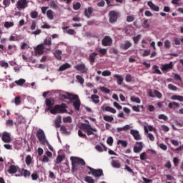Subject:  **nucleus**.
Returning <instances> with one entry per match:
<instances>
[{
	"mask_svg": "<svg viewBox=\"0 0 183 183\" xmlns=\"http://www.w3.org/2000/svg\"><path fill=\"white\" fill-rule=\"evenodd\" d=\"M66 112V104H65V103H62L61 105L56 104L50 109V112L53 114V115L56 114H65Z\"/></svg>",
	"mask_w": 183,
	"mask_h": 183,
	"instance_id": "obj_1",
	"label": "nucleus"
},
{
	"mask_svg": "<svg viewBox=\"0 0 183 183\" xmlns=\"http://www.w3.org/2000/svg\"><path fill=\"white\" fill-rule=\"evenodd\" d=\"M89 172H88L89 175L94 177V178H100V177H104V171L102 169H94L89 166H87Z\"/></svg>",
	"mask_w": 183,
	"mask_h": 183,
	"instance_id": "obj_2",
	"label": "nucleus"
},
{
	"mask_svg": "<svg viewBox=\"0 0 183 183\" xmlns=\"http://www.w3.org/2000/svg\"><path fill=\"white\" fill-rule=\"evenodd\" d=\"M87 124L83 123L81 124V129H84L85 132H86L87 135L89 137V135H94V132H97V130L95 128H92L91 125L89 124V122L86 121Z\"/></svg>",
	"mask_w": 183,
	"mask_h": 183,
	"instance_id": "obj_3",
	"label": "nucleus"
},
{
	"mask_svg": "<svg viewBox=\"0 0 183 183\" xmlns=\"http://www.w3.org/2000/svg\"><path fill=\"white\" fill-rule=\"evenodd\" d=\"M119 16H121V14L119 11L111 10L109 12V22H110V24H115V22L118 21V18H119Z\"/></svg>",
	"mask_w": 183,
	"mask_h": 183,
	"instance_id": "obj_4",
	"label": "nucleus"
},
{
	"mask_svg": "<svg viewBox=\"0 0 183 183\" xmlns=\"http://www.w3.org/2000/svg\"><path fill=\"white\" fill-rule=\"evenodd\" d=\"M36 138L39 139L41 145H45L46 144V137L45 136V132L42 129H39L36 132Z\"/></svg>",
	"mask_w": 183,
	"mask_h": 183,
	"instance_id": "obj_5",
	"label": "nucleus"
},
{
	"mask_svg": "<svg viewBox=\"0 0 183 183\" xmlns=\"http://www.w3.org/2000/svg\"><path fill=\"white\" fill-rule=\"evenodd\" d=\"M70 159L71 161L72 169H74L76 165H85V161L79 157H71Z\"/></svg>",
	"mask_w": 183,
	"mask_h": 183,
	"instance_id": "obj_6",
	"label": "nucleus"
},
{
	"mask_svg": "<svg viewBox=\"0 0 183 183\" xmlns=\"http://www.w3.org/2000/svg\"><path fill=\"white\" fill-rule=\"evenodd\" d=\"M102 45L103 46H111L112 45V38L109 36H105L102 40Z\"/></svg>",
	"mask_w": 183,
	"mask_h": 183,
	"instance_id": "obj_7",
	"label": "nucleus"
},
{
	"mask_svg": "<svg viewBox=\"0 0 183 183\" xmlns=\"http://www.w3.org/2000/svg\"><path fill=\"white\" fill-rule=\"evenodd\" d=\"M44 51H45V46L43 44H39L34 48L35 55H44Z\"/></svg>",
	"mask_w": 183,
	"mask_h": 183,
	"instance_id": "obj_8",
	"label": "nucleus"
},
{
	"mask_svg": "<svg viewBox=\"0 0 183 183\" xmlns=\"http://www.w3.org/2000/svg\"><path fill=\"white\" fill-rule=\"evenodd\" d=\"M61 98H64V99H69L70 102H74V99H76V98H78V95L66 92V94L61 95Z\"/></svg>",
	"mask_w": 183,
	"mask_h": 183,
	"instance_id": "obj_9",
	"label": "nucleus"
},
{
	"mask_svg": "<svg viewBox=\"0 0 183 183\" xmlns=\"http://www.w3.org/2000/svg\"><path fill=\"white\" fill-rule=\"evenodd\" d=\"M142 148H144V144L141 142H137L136 144L134 146L133 151L135 154H139V152L142 151Z\"/></svg>",
	"mask_w": 183,
	"mask_h": 183,
	"instance_id": "obj_10",
	"label": "nucleus"
},
{
	"mask_svg": "<svg viewBox=\"0 0 183 183\" xmlns=\"http://www.w3.org/2000/svg\"><path fill=\"white\" fill-rule=\"evenodd\" d=\"M18 171H21L19 166L11 164L9 167L7 172L11 174H16Z\"/></svg>",
	"mask_w": 183,
	"mask_h": 183,
	"instance_id": "obj_11",
	"label": "nucleus"
},
{
	"mask_svg": "<svg viewBox=\"0 0 183 183\" xmlns=\"http://www.w3.org/2000/svg\"><path fill=\"white\" fill-rule=\"evenodd\" d=\"M28 6V2L26 0H19L17 1L16 7L19 9V11H21V9H25Z\"/></svg>",
	"mask_w": 183,
	"mask_h": 183,
	"instance_id": "obj_12",
	"label": "nucleus"
},
{
	"mask_svg": "<svg viewBox=\"0 0 183 183\" xmlns=\"http://www.w3.org/2000/svg\"><path fill=\"white\" fill-rule=\"evenodd\" d=\"M172 68H174V64L172 61H171L169 62V64H162L161 70L163 72H165L167 71H169L170 69H172Z\"/></svg>",
	"mask_w": 183,
	"mask_h": 183,
	"instance_id": "obj_13",
	"label": "nucleus"
},
{
	"mask_svg": "<svg viewBox=\"0 0 183 183\" xmlns=\"http://www.w3.org/2000/svg\"><path fill=\"white\" fill-rule=\"evenodd\" d=\"M1 139L3 142H11V133H9L8 132H3Z\"/></svg>",
	"mask_w": 183,
	"mask_h": 183,
	"instance_id": "obj_14",
	"label": "nucleus"
},
{
	"mask_svg": "<svg viewBox=\"0 0 183 183\" xmlns=\"http://www.w3.org/2000/svg\"><path fill=\"white\" fill-rule=\"evenodd\" d=\"M73 107L76 111H79L81 108V100H79V97L77 96V98L74 99Z\"/></svg>",
	"mask_w": 183,
	"mask_h": 183,
	"instance_id": "obj_15",
	"label": "nucleus"
},
{
	"mask_svg": "<svg viewBox=\"0 0 183 183\" xmlns=\"http://www.w3.org/2000/svg\"><path fill=\"white\" fill-rule=\"evenodd\" d=\"M130 134L136 141H140V139H142L141 135H139V132H138V130L132 129L130 131Z\"/></svg>",
	"mask_w": 183,
	"mask_h": 183,
	"instance_id": "obj_16",
	"label": "nucleus"
},
{
	"mask_svg": "<svg viewBox=\"0 0 183 183\" xmlns=\"http://www.w3.org/2000/svg\"><path fill=\"white\" fill-rule=\"evenodd\" d=\"M147 5L148 6H149L152 11H154L155 12H159V6L153 4L152 1H147Z\"/></svg>",
	"mask_w": 183,
	"mask_h": 183,
	"instance_id": "obj_17",
	"label": "nucleus"
},
{
	"mask_svg": "<svg viewBox=\"0 0 183 183\" xmlns=\"http://www.w3.org/2000/svg\"><path fill=\"white\" fill-rule=\"evenodd\" d=\"M131 46H132V44L129 41H126L124 43L120 45V48L121 49H123V51L129 49Z\"/></svg>",
	"mask_w": 183,
	"mask_h": 183,
	"instance_id": "obj_18",
	"label": "nucleus"
},
{
	"mask_svg": "<svg viewBox=\"0 0 183 183\" xmlns=\"http://www.w3.org/2000/svg\"><path fill=\"white\" fill-rule=\"evenodd\" d=\"M97 56H98V53L93 52L89 56V61L91 65H94L95 64V60L97 59Z\"/></svg>",
	"mask_w": 183,
	"mask_h": 183,
	"instance_id": "obj_19",
	"label": "nucleus"
},
{
	"mask_svg": "<svg viewBox=\"0 0 183 183\" xmlns=\"http://www.w3.org/2000/svg\"><path fill=\"white\" fill-rule=\"evenodd\" d=\"M94 12V9L92 7H88L87 9H84V16L86 18H91V15H92Z\"/></svg>",
	"mask_w": 183,
	"mask_h": 183,
	"instance_id": "obj_20",
	"label": "nucleus"
},
{
	"mask_svg": "<svg viewBox=\"0 0 183 183\" xmlns=\"http://www.w3.org/2000/svg\"><path fill=\"white\" fill-rule=\"evenodd\" d=\"M113 77L117 79V85H122V84H124V78H122V76L114 74Z\"/></svg>",
	"mask_w": 183,
	"mask_h": 183,
	"instance_id": "obj_21",
	"label": "nucleus"
},
{
	"mask_svg": "<svg viewBox=\"0 0 183 183\" xmlns=\"http://www.w3.org/2000/svg\"><path fill=\"white\" fill-rule=\"evenodd\" d=\"M104 106H102V111H106L107 112H111L112 114H117V110L114 109L113 107H111L109 106H107L104 107Z\"/></svg>",
	"mask_w": 183,
	"mask_h": 183,
	"instance_id": "obj_22",
	"label": "nucleus"
},
{
	"mask_svg": "<svg viewBox=\"0 0 183 183\" xmlns=\"http://www.w3.org/2000/svg\"><path fill=\"white\" fill-rule=\"evenodd\" d=\"M75 68L77 71H82L83 73L86 72V66L84 64H77Z\"/></svg>",
	"mask_w": 183,
	"mask_h": 183,
	"instance_id": "obj_23",
	"label": "nucleus"
},
{
	"mask_svg": "<svg viewBox=\"0 0 183 183\" xmlns=\"http://www.w3.org/2000/svg\"><path fill=\"white\" fill-rule=\"evenodd\" d=\"M70 67H71V64H69L68 63H65L59 66L58 71H59V72H61L62 71L69 69Z\"/></svg>",
	"mask_w": 183,
	"mask_h": 183,
	"instance_id": "obj_24",
	"label": "nucleus"
},
{
	"mask_svg": "<svg viewBox=\"0 0 183 183\" xmlns=\"http://www.w3.org/2000/svg\"><path fill=\"white\" fill-rule=\"evenodd\" d=\"M20 174L21 176L24 177V178H26L27 177H31V172L26 170V169H21Z\"/></svg>",
	"mask_w": 183,
	"mask_h": 183,
	"instance_id": "obj_25",
	"label": "nucleus"
},
{
	"mask_svg": "<svg viewBox=\"0 0 183 183\" xmlns=\"http://www.w3.org/2000/svg\"><path fill=\"white\" fill-rule=\"evenodd\" d=\"M61 124H62V117L61 116H57L55 120L56 128H61Z\"/></svg>",
	"mask_w": 183,
	"mask_h": 183,
	"instance_id": "obj_26",
	"label": "nucleus"
},
{
	"mask_svg": "<svg viewBox=\"0 0 183 183\" xmlns=\"http://www.w3.org/2000/svg\"><path fill=\"white\" fill-rule=\"evenodd\" d=\"M46 105L48 107L47 111H51V109H52V107L54 106V103H52V100L51 99H46Z\"/></svg>",
	"mask_w": 183,
	"mask_h": 183,
	"instance_id": "obj_27",
	"label": "nucleus"
},
{
	"mask_svg": "<svg viewBox=\"0 0 183 183\" xmlns=\"http://www.w3.org/2000/svg\"><path fill=\"white\" fill-rule=\"evenodd\" d=\"M172 101H179V102H183V96L173 95L170 97Z\"/></svg>",
	"mask_w": 183,
	"mask_h": 183,
	"instance_id": "obj_28",
	"label": "nucleus"
},
{
	"mask_svg": "<svg viewBox=\"0 0 183 183\" xmlns=\"http://www.w3.org/2000/svg\"><path fill=\"white\" fill-rule=\"evenodd\" d=\"M168 107L170 109H175L174 107H176V108H179V103H177L175 102H172L168 104Z\"/></svg>",
	"mask_w": 183,
	"mask_h": 183,
	"instance_id": "obj_29",
	"label": "nucleus"
},
{
	"mask_svg": "<svg viewBox=\"0 0 183 183\" xmlns=\"http://www.w3.org/2000/svg\"><path fill=\"white\" fill-rule=\"evenodd\" d=\"M91 99L94 104H99V96L97 94H92L91 96Z\"/></svg>",
	"mask_w": 183,
	"mask_h": 183,
	"instance_id": "obj_30",
	"label": "nucleus"
},
{
	"mask_svg": "<svg viewBox=\"0 0 183 183\" xmlns=\"http://www.w3.org/2000/svg\"><path fill=\"white\" fill-rule=\"evenodd\" d=\"M61 55H62V51L61 50H56L54 52V56L55 58H56V59H59V61H61V59H62V56Z\"/></svg>",
	"mask_w": 183,
	"mask_h": 183,
	"instance_id": "obj_31",
	"label": "nucleus"
},
{
	"mask_svg": "<svg viewBox=\"0 0 183 183\" xmlns=\"http://www.w3.org/2000/svg\"><path fill=\"white\" fill-rule=\"evenodd\" d=\"M152 69H154L153 74H157V75H162V72L161 70H159V66L157 65H154L152 67Z\"/></svg>",
	"mask_w": 183,
	"mask_h": 183,
	"instance_id": "obj_32",
	"label": "nucleus"
},
{
	"mask_svg": "<svg viewBox=\"0 0 183 183\" xmlns=\"http://www.w3.org/2000/svg\"><path fill=\"white\" fill-rule=\"evenodd\" d=\"M122 145V147H123V148H127V147H128V142L125 141V140H118L117 141V145Z\"/></svg>",
	"mask_w": 183,
	"mask_h": 183,
	"instance_id": "obj_33",
	"label": "nucleus"
},
{
	"mask_svg": "<svg viewBox=\"0 0 183 183\" xmlns=\"http://www.w3.org/2000/svg\"><path fill=\"white\" fill-rule=\"evenodd\" d=\"M130 128H131V126L127 124L123 127H118L117 132H122V131H128V129H129Z\"/></svg>",
	"mask_w": 183,
	"mask_h": 183,
	"instance_id": "obj_34",
	"label": "nucleus"
},
{
	"mask_svg": "<svg viewBox=\"0 0 183 183\" xmlns=\"http://www.w3.org/2000/svg\"><path fill=\"white\" fill-rule=\"evenodd\" d=\"M103 119L107 122H112V121H114V117L109 115H104L103 116Z\"/></svg>",
	"mask_w": 183,
	"mask_h": 183,
	"instance_id": "obj_35",
	"label": "nucleus"
},
{
	"mask_svg": "<svg viewBox=\"0 0 183 183\" xmlns=\"http://www.w3.org/2000/svg\"><path fill=\"white\" fill-rule=\"evenodd\" d=\"M44 46L47 45V46H51L52 45V39L51 37L46 38L44 41Z\"/></svg>",
	"mask_w": 183,
	"mask_h": 183,
	"instance_id": "obj_36",
	"label": "nucleus"
},
{
	"mask_svg": "<svg viewBox=\"0 0 183 183\" xmlns=\"http://www.w3.org/2000/svg\"><path fill=\"white\" fill-rule=\"evenodd\" d=\"M8 49L9 51H11V49H14L13 51H11V52H8L9 55H12V54H14V52L16 51V46L10 44L8 46Z\"/></svg>",
	"mask_w": 183,
	"mask_h": 183,
	"instance_id": "obj_37",
	"label": "nucleus"
},
{
	"mask_svg": "<svg viewBox=\"0 0 183 183\" xmlns=\"http://www.w3.org/2000/svg\"><path fill=\"white\" fill-rule=\"evenodd\" d=\"M14 82L19 86H22V85H24V84H25V82H26V81L24 79H20L19 80H16Z\"/></svg>",
	"mask_w": 183,
	"mask_h": 183,
	"instance_id": "obj_38",
	"label": "nucleus"
},
{
	"mask_svg": "<svg viewBox=\"0 0 183 183\" xmlns=\"http://www.w3.org/2000/svg\"><path fill=\"white\" fill-rule=\"evenodd\" d=\"M84 181L87 183H95V180L94 179V178L90 176H86L84 178Z\"/></svg>",
	"mask_w": 183,
	"mask_h": 183,
	"instance_id": "obj_39",
	"label": "nucleus"
},
{
	"mask_svg": "<svg viewBox=\"0 0 183 183\" xmlns=\"http://www.w3.org/2000/svg\"><path fill=\"white\" fill-rule=\"evenodd\" d=\"M112 165L114 168H121V163L117 160H113L112 162Z\"/></svg>",
	"mask_w": 183,
	"mask_h": 183,
	"instance_id": "obj_40",
	"label": "nucleus"
},
{
	"mask_svg": "<svg viewBox=\"0 0 183 183\" xmlns=\"http://www.w3.org/2000/svg\"><path fill=\"white\" fill-rule=\"evenodd\" d=\"M50 8H52V9H59V6H58V4H56L55 1H54L53 0H51Z\"/></svg>",
	"mask_w": 183,
	"mask_h": 183,
	"instance_id": "obj_41",
	"label": "nucleus"
},
{
	"mask_svg": "<svg viewBox=\"0 0 183 183\" xmlns=\"http://www.w3.org/2000/svg\"><path fill=\"white\" fill-rule=\"evenodd\" d=\"M64 166H61L60 168L64 172H68L69 171V166L68 165V163L63 164Z\"/></svg>",
	"mask_w": 183,
	"mask_h": 183,
	"instance_id": "obj_42",
	"label": "nucleus"
},
{
	"mask_svg": "<svg viewBox=\"0 0 183 183\" xmlns=\"http://www.w3.org/2000/svg\"><path fill=\"white\" fill-rule=\"evenodd\" d=\"M25 162L26 165H31V164H32V157L27 155L25 159Z\"/></svg>",
	"mask_w": 183,
	"mask_h": 183,
	"instance_id": "obj_43",
	"label": "nucleus"
},
{
	"mask_svg": "<svg viewBox=\"0 0 183 183\" xmlns=\"http://www.w3.org/2000/svg\"><path fill=\"white\" fill-rule=\"evenodd\" d=\"M130 101H132V102H136V104H141V99H139V97L132 96L130 98Z\"/></svg>",
	"mask_w": 183,
	"mask_h": 183,
	"instance_id": "obj_44",
	"label": "nucleus"
},
{
	"mask_svg": "<svg viewBox=\"0 0 183 183\" xmlns=\"http://www.w3.org/2000/svg\"><path fill=\"white\" fill-rule=\"evenodd\" d=\"M46 15H47V18H49V19H54V11L52 10H48L46 12Z\"/></svg>",
	"mask_w": 183,
	"mask_h": 183,
	"instance_id": "obj_45",
	"label": "nucleus"
},
{
	"mask_svg": "<svg viewBox=\"0 0 183 183\" xmlns=\"http://www.w3.org/2000/svg\"><path fill=\"white\" fill-rule=\"evenodd\" d=\"M39 178V175H38V172L35 171L31 174V179L33 181H36Z\"/></svg>",
	"mask_w": 183,
	"mask_h": 183,
	"instance_id": "obj_46",
	"label": "nucleus"
},
{
	"mask_svg": "<svg viewBox=\"0 0 183 183\" xmlns=\"http://www.w3.org/2000/svg\"><path fill=\"white\" fill-rule=\"evenodd\" d=\"M76 79H77L78 82L81 84V85H84V82H85V80L82 78V76L77 75L76 76Z\"/></svg>",
	"mask_w": 183,
	"mask_h": 183,
	"instance_id": "obj_47",
	"label": "nucleus"
},
{
	"mask_svg": "<svg viewBox=\"0 0 183 183\" xmlns=\"http://www.w3.org/2000/svg\"><path fill=\"white\" fill-rule=\"evenodd\" d=\"M64 158H65L64 155H58L57 157H56V164H60V162H62V161H64Z\"/></svg>",
	"mask_w": 183,
	"mask_h": 183,
	"instance_id": "obj_48",
	"label": "nucleus"
},
{
	"mask_svg": "<svg viewBox=\"0 0 183 183\" xmlns=\"http://www.w3.org/2000/svg\"><path fill=\"white\" fill-rule=\"evenodd\" d=\"M141 34H137V36L133 37V41L134 44H138L139 42V39H141Z\"/></svg>",
	"mask_w": 183,
	"mask_h": 183,
	"instance_id": "obj_49",
	"label": "nucleus"
},
{
	"mask_svg": "<svg viewBox=\"0 0 183 183\" xmlns=\"http://www.w3.org/2000/svg\"><path fill=\"white\" fill-rule=\"evenodd\" d=\"M63 122H64L65 124H66L68 122H69V124H71L72 122V118L69 116L67 117H64Z\"/></svg>",
	"mask_w": 183,
	"mask_h": 183,
	"instance_id": "obj_50",
	"label": "nucleus"
},
{
	"mask_svg": "<svg viewBox=\"0 0 183 183\" xmlns=\"http://www.w3.org/2000/svg\"><path fill=\"white\" fill-rule=\"evenodd\" d=\"M78 135L80 137V138H83L84 139H88V137H86V134H84L82 131L79 130L78 131Z\"/></svg>",
	"mask_w": 183,
	"mask_h": 183,
	"instance_id": "obj_51",
	"label": "nucleus"
},
{
	"mask_svg": "<svg viewBox=\"0 0 183 183\" xmlns=\"http://www.w3.org/2000/svg\"><path fill=\"white\" fill-rule=\"evenodd\" d=\"M164 45L166 49H169L171 48V41H169V40H166L164 43Z\"/></svg>",
	"mask_w": 183,
	"mask_h": 183,
	"instance_id": "obj_52",
	"label": "nucleus"
},
{
	"mask_svg": "<svg viewBox=\"0 0 183 183\" xmlns=\"http://www.w3.org/2000/svg\"><path fill=\"white\" fill-rule=\"evenodd\" d=\"M0 66L2 68H8L9 66V64H8V62H6L5 61H0Z\"/></svg>",
	"mask_w": 183,
	"mask_h": 183,
	"instance_id": "obj_53",
	"label": "nucleus"
},
{
	"mask_svg": "<svg viewBox=\"0 0 183 183\" xmlns=\"http://www.w3.org/2000/svg\"><path fill=\"white\" fill-rule=\"evenodd\" d=\"M111 71L109 70H105L102 73V76H111Z\"/></svg>",
	"mask_w": 183,
	"mask_h": 183,
	"instance_id": "obj_54",
	"label": "nucleus"
},
{
	"mask_svg": "<svg viewBox=\"0 0 183 183\" xmlns=\"http://www.w3.org/2000/svg\"><path fill=\"white\" fill-rule=\"evenodd\" d=\"M126 82H132V76L129 74H127L125 77Z\"/></svg>",
	"mask_w": 183,
	"mask_h": 183,
	"instance_id": "obj_55",
	"label": "nucleus"
},
{
	"mask_svg": "<svg viewBox=\"0 0 183 183\" xmlns=\"http://www.w3.org/2000/svg\"><path fill=\"white\" fill-rule=\"evenodd\" d=\"M14 22L6 21L4 24L5 28H12L14 26Z\"/></svg>",
	"mask_w": 183,
	"mask_h": 183,
	"instance_id": "obj_56",
	"label": "nucleus"
},
{
	"mask_svg": "<svg viewBox=\"0 0 183 183\" xmlns=\"http://www.w3.org/2000/svg\"><path fill=\"white\" fill-rule=\"evenodd\" d=\"M169 89H171L172 91H178V87L177 86H174L172 84H170L168 85Z\"/></svg>",
	"mask_w": 183,
	"mask_h": 183,
	"instance_id": "obj_57",
	"label": "nucleus"
},
{
	"mask_svg": "<svg viewBox=\"0 0 183 183\" xmlns=\"http://www.w3.org/2000/svg\"><path fill=\"white\" fill-rule=\"evenodd\" d=\"M14 103L16 105H21V97H16L14 99Z\"/></svg>",
	"mask_w": 183,
	"mask_h": 183,
	"instance_id": "obj_58",
	"label": "nucleus"
},
{
	"mask_svg": "<svg viewBox=\"0 0 183 183\" xmlns=\"http://www.w3.org/2000/svg\"><path fill=\"white\" fill-rule=\"evenodd\" d=\"M143 27L146 29L149 28V23H148V19H144L143 21Z\"/></svg>",
	"mask_w": 183,
	"mask_h": 183,
	"instance_id": "obj_59",
	"label": "nucleus"
},
{
	"mask_svg": "<svg viewBox=\"0 0 183 183\" xmlns=\"http://www.w3.org/2000/svg\"><path fill=\"white\" fill-rule=\"evenodd\" d=\"M107 143L108 145L112 146V144H114V139L112 137H109L107 140Z\"/></svg>",
	"mask_w": 183,
	"mask_h": 183,
	"instance_id": "obj_60",
	"label": "nucleus"
},
{
	"mask_svg": "<svg viewBox=\"0 0 183 183\" xmlns=\"http://www.w3.org/2000/svg\"><path fill=\"white\" fill-rule=\"evenodd\" d=\"M81 8V3L76 2L75 4L73 5V9L75 11H78Z\"/></svg>",
	"mask_w": 183,
	"mask_h": 183,
	"instance_id": "obj_61",
	"label": "nucleus"
},
{
	"mask_svg": "<svg viewBox=\"0 0 183 183\" xmlns=\"http://www.w3.org/2000/svg\"><path fill=\"white\" fill-rule=\"evenodd\" d=\"M133 21H135V17L134 16H127V22H133Z\"/></svg>",
	"mask_w": 183,
	"mask_h": 183,
	"instance_id": "obj_62",
	"label": "nucleus"
},
{
	"mask_svg": "<svg viewBox=\"0 0 183 183\" xmlns=\"http://www.w3.org/2000/svg\"><path fill=\"white\" fill-rule=\"evenodd\" d=\"M158 118L159 119H163V121H168V117L165 114H159Z\"/></svg>",
	"mask_w": 183,
	"mask_h": 183,
	"instance_id": "obj_63",
	"label": "nucleus"
},
{
	"mask_svg": "<svg viewBox=\"0 0 183 183\" xmlns=\"http://www.w3.org/2000/svg\"><path fill=\"white\" fill-rule=\"evenodd\" d=\"M140 159H141V161H145V159H147V153L146 152H143V153L140 154Z\"/></svg>",
	"mask_w": 183,
	"mask_h": 183,
	"instance_id": "obj_64",
	"label": "nucleus"
}]
</instances>
